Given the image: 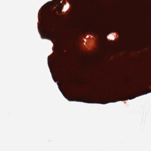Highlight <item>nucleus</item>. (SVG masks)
<instances>
[{
  "mask_svg": "<svg viewBox=\"0 0 151 151\" xmlns=\"http://www.w3.org/2000/svg\"><path fill=\"white\" fill-rule=\"evenodd\" d=\"M126 29V27L124 26H122L119 27V31L121 33H122L125 29Z\"/></svg>",
  "mask_w": 151,
  "mask_h": 151,
  "instance_id": "6",
  "label": "nucleus"
},
{
  "mask_svg": "<svg viewBox=\"0 0 151 151\" xmlns=\"http://www.w3.org/2000/svg\"><path fill=\"white\" fill-rule=\"evenodd\" d=\"M43 12H42V13H41V14H42Z\"/></svg>",
  "mask_w": 151,
  "mask_h": 151,
  "instance_id": "9",
  "label": "nucleus"
},
{
  "mask_svg": "<svg viewBox=\"0 0 151 151\" xmlns=\"http://www.w3.org/2000/svg\"><path fill=\"white\" fill-rule=\"evenodd\" d=\"M109 26H107L106 27H105L103 28V31L104 32H107L109 30Z\"/></svg>",
  "mask_w": 151,
  "mask_h": 151,
  "instance_id": "8",
  "label": "nucleus"
},
{
  "mask_svg": "<svg viewBox=\"0 0 151 151\" xmlns=\"http://www.w3.org/2000/svg\"><path fill=\"white\" fill-rule=\"evenodd\" d=\"M76 13L77 16H80L82 14V12L81 10L78 9L76 12Z\"/></svg>",
  "mask_w": 151,
  "mask_h": 151,
  "instance_id": "7",
  "label": "nucleus"
},
{
  "mask_svg": "<svg viewBox=\"0 0 151 151\" xmlns=\"http://www.w3.org/2000/svg\"><path fill=\"white\" fill-rule=\"evenodd\" d=\"M143 89V88L142 87L136 89H133L131 90L130 88H129L128 90L124 89L123 90L121 89L119 90H115L114 92L111 91L110 89L109 90V91H105L101 92L96 91H94L93 90L90 91H88L86 92V93L89 96H104L109 97L112 96H119L124 93H127L129 95L130 97L129 99H131L135 98L136 96L134 95H133V94L136 93L140 90Z\"/></svg>",
  "mask_w": 151,
  "mask_h": 151,
  "instance_id": "2",
  "label": "nucleus"
},
{
  "mask_svg": "<svg viewBox=\"0 0 151 151\" xmlns=\"http://www.w3.org/2000/svg\"><path fill=\"white\" fill-rule=\"evenodd\" d=\"M130 43V41L126 39H123L121 42V45L123 47L128 45Z\"/></svg>",
  "mask_w": 151,
  "mask_h": 151,
  "instance_id": "4",
  "label": "nucleus"
},
{
  "mask_svg": "<svg viewBox=\"0 0 151 151\" xmlns=\"http://www.w3.org/2000/svg\"><path fill=\"white\" fill-rule=\"evenodd\" d=\"M49 6L51 9L48 10L46 14V24L44 26V28L42 31L41 36L42 39H49L52 35L51 29L52 27V22L55 18L59 17L58 15L56 14V12L58 11L59 13L62 12L61 9L56 6L58 4H60V2L56 0H53V2H49Z\"/></svg>",
  "mask_w": 151,
  "mask_h": 151,
  "instance_id": "1",
  "label": "nucleus"
},
{
  "mask_svg": "<svg viewBox=\"0 0 151 151\" xmlns=\"http://www.w3.org/2000/svg\"><path fill=\"white\" fill-rule=\"evenodd\" d=\"M55 63H57V62H56V61H55Z\"/></svg>",
  "mask_w": 151,
  "mask_h": 151,
  "instance_id": "11",
  "label": "nucleus"
},
{
  "mask_svg": "<svg viewBox=\"0 0 151 151\" xmlns=\"http://www.w3.org/2000/svg\"><path fill=\"white\" fill-rule=\"evenodd\" d=\"M66 89L68 91V92L70 93L72 95L73 93V92L71 90L70 88L69 87H68V84H66V85L65 86Z\"/></svg>",
  "mask_w": 151,
  "mask_h": 151,
  "instance_id": "5",
  "label": "nucleus"
},
{
  "mask_svg": "<svg viewBox=\"0 0 151 151\" xmlns=\"http://www.w3.org/2000/svg\"><path fill=\"white\" fill-rule=\"evenodd\" d=\"M57 54L58 55V62L64 58L66 55V53L63 50L58 48L57 49Z\"/></svg>",
  "mask_w": 151,
  "mask_h": 151,
  "instance_id": "3",
  "label": "nucleus"
},
{
  "mask_svg": "<svg viewBox=\"0 0 151 151\" xmlns=\"http://www.w3.org/2000/svg\"><path fill=\"white\" fill-rule=\"evenodd\" d=\"M55 63H57V62H56V61H55Z\"/></svg>",
  "mask_w": 151,
  "mask_h": 151,
  "instance_id": "10",
  "label": "nucleus"
}]
</instances>
